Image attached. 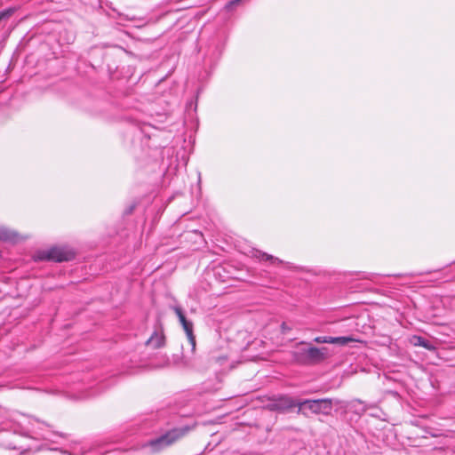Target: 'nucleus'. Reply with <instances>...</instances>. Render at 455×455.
Listing matches in <instances>:
<instances>
[{
  "label": "nucleus",
  "instance_id": "9b49d317",
  "mask_svg": "<svg viewBox=\"0 0 455 455\" xmlns=\"http://www.w3.org/2000/svg\"><path fill=\"white\" fill-rule=\"evenodd\" d=\"M351 407L355 410V411L364 412L366 408L363 406L362 401L355 399L351 402Z\"/></svg>",
  "mask_w": 455,
  "mask_h": 455
},
{
  "label": "nucleus",
  "instance_id": "20e7f679",
  "mask_svg": "<svg viewBox=\"0 0 455 455\" xmlns=\"http://www.w3.org/2000/svg\"><path fill=\"white\" fill-rule=\"evenodd\" d=\"M75 256L73 251L66 247H52L40 253V259L54 260L57 262L71 260Z\"/></svg>",
  "mask_w": 455,
  "mask_h": 455
},
{
  "label": "nucleus",
  "instance_id": "dca6fc26",
  "mask_svg": "<svg viewBox=\"0 0 455 455\" xmlns=\"http://www.w3.org/2000/svg\"><path fill=\"white\" fill-rule=\"evenodd\" d=\"M281 328H282V332L283 333H285L287 331H290L291 328L288 327L285 323H283L282 325H281Z\"/></svg>",
  "mask_w": 455,
  "mask_h": 455
},
{
  "label": "nucleus",
  "instance_id": "f8f14e48",
  "mask_svg": "<svg viewBox=\"0 0 455 455\" xmlns=\"http://www.w3.org/2000/svg\"><path fill=\"white\" fill-rule=\"evenodd\" d=\"M331 340H332V337H328V336H319V337H315L314 339V341L316 342V343H328V344H331Z\"/></svg>",
  "mask_w": 455,
  "mask_h": 455
},
{
  "label": "nucleus",
  "instance_id": "9d476101",
  "mask_svg": "<svg viewBox=\"0 0 455 455\" xmlns=\"http://www.w3.org/2000/svg\"><path fill=\"white\" fill-rule=\"evenodd\" d=\"M15 237V235L7 229L6 228H0V240L2 241H12Z\"/></svg>",
  "mask_w": 455,
  "mask_h": 455
},
{
  "label": "nucleus",
  "instance_id": "0eeeda50",
  "mask_svg": "<svg viewBox=\"0 0 455 455\" xmlns=\"http://www.w3.org/2000/svg\"><path fill=\"white\" fill-rule=\"evenodd\" d=\"M410 342L411 345L415 347H422L430 351L435 349V347L430 341L425 339L421 336L413 335L412 337H411Z\"/></svg>",
  "mask_w": 455,
  "mask_h": 455
},
{
  "label": "nucleus",
  "instance_id": "ddd939ff",
  "mask_svg": "<svg viewBox=\"0 0 455 455\" xmlns=\"http://www.w3.org/2000/svg\"><path fill=\"white\" fill-rule=\"evenodd\" d=\"M12 14V10H5L3 12H0V21L9 18Z\"/></svg>",
  "mask_w": 455,
  "mask_h": 455
},
{
  "label": "nucleus",
  "instance_id": "1a4fd4ad",
  "mask_svg": "<svg viewBox=\"0 0 455 455\" xmlns=\"http://www.w3.org/2000/svg\"><path fill=\"white\" fill-rule=\"evenodd\" d=\"M257 259H258V261L259 260H270L272 264H280L282 263V260L277 259V258H274L273 256L271 255H268L265 252H259L258 251V256H257Z\"/></svg>",
  "mask_w": 455,
  "mask_h": 455
},
{
  "label": "nucleus",
  "instance_id": "2eb2a0df",
  "mask_svg": "<svg viewBox=\"0 0 455 455\" xmlns=\"http://www.w3.org/2000/svg\"><path fill=\"white\" fill-rule=\"evenodd\" d=\"M180 363L185 367L191 366V362L189 359H187L185 356H183L180 360Z\"/></svg>",
  "mask_w": 455,
  "mask_h": 455
},
{
  "label": "nucleus",
  "instance_id": "f03ea898",
  "mask_svg": "<svg viewBox=\"0 0 455 455\" xmlns=\"http://www.w3.org/2000/svg\"><path fill=\"white\" fill-rule=\"evenodd\" d=\"M328 356L327 347H311L308 348H302L296 353V360L302 364H316Z\"/></svg>",
  "mask_w": 455,
  "mask_h": 455
},
{
  "label": "nucleus",
  "instance_id": "7ed1b4c3",
  "mask_svg": "<svg viewBox=\"0 0 455 455\" xmlns=\"http://www.w3.org/2000/svg\"><path fill=\"white\" fill-rule=\"evenodd\" d=\"M185 429H174L156 439L149 441L145 444V446L150 447L153 452H157L164 448L172 445L177 440L185 435Z\"/></svg>",
  "mask_w": 455,
  "mask_h": 455
},
{
  "label": "nucleus",
  "instance_id": "4468645a",
  "mask_svg": "<svg viewBox=\"0 0 455 455\" xmlns=\"http://www.w3.org/2000/svg\"><path fill=\"white\" fill-rule=\"evenodd\" d=\"M242 0H232L227 4L226 9L232 10L235 5H237Z\"/></svg>",
  "mask_w": 455,
  "mask_h": 455
},
{
  "label": "nucleus",
  "instance_id": "39448f33",
  "mask_svg": "<svg viewBox=\"0 0 455 455\" xmlns=\"http://www.w3.org/2000/svg\"><path fill=\"white\" fill-rule=\"evenodd\" d=\"M172 309L174 311V313L178 316L180 323L182 325V328L187 335L188 342L191 345L192 353H194L196 351V336L194 334L193 323L187 320V318L182 311V308L180 306H173V307H172Z\"/></svg>",
  "mask_w": 455,
  "mask_h": 455
},
{
  "label": "nucleus",
  "instance_id": "f257e3e1",
  "mask_svg": "<svg viewBox=\"0 0 455 455\" xmlns=\"http://www.w3.org/2000/svg\"><path fill=\"white\" fill-rule=\"evenodd\" d=\"M293 406H298L299 413L306 416L307 415V411L315 414H329L332 408V402L329 398L295 402L287 397H280L278 399L258 397V408L283 411Z\"/></svg>",
  "mask_w": 455,
  "mask_h": 455
},
{
  "label": "nucleus",
  "instance_id": "6e6552de",
  "mask_svg": "<svg viewBox=\"0 0 455 455\" xmlns=\"http://www.w3.org/2000/svg\"><path fill=\"white\" fill-rule=\"evenodd\" d=\"M353 341H355V339L352 337H332L331 344L346 346Z\"/></svg>",
  "mask_w": 455,
  "mask_h": 455
},
{
  "label": "nucleus",
  "instance_id": "423d86ee",
  "mask_svg": "<svg viewBox=\"0 0 455 455\" xmlns=\"http://www.w3.org/2000/svg\"><path fill=\"white\" fill-rule=\"evenodd\" d=\"M165 337L163 332L155 331L148 339L147 344L151 345L154 348H160L164 346Z\"/></svg>",
  "mask_w": 455,
  "mask_h": 455
}]
</instances>
